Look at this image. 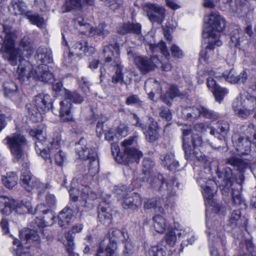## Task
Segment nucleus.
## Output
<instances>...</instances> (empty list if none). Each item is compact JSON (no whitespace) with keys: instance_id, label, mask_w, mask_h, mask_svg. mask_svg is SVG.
I'll return each instance as SVG.
<instances>
[{"instance_id":"obj_10","label":"nucleus","mask_w":256,"mask_h":256,"mask_svg":"<svg viewBox=\"0 0 256 256\" xmlns=\"http://www.w3.org/2000/svg\"><path fill=\"white\" fill-rule=\"evenodd\" d=\"M134 118L136 121L134 124L142 128L147 140L152 142L159 138V128L156 122L153 118H149L146 122L147 125L144 126H143L144 124L141 123L139 118L136 116L134 115Z\"/></svg>"},{"instance_id":"obj_57","label":"nucleus","mask_w":256,"mask_h":256,"mask_svg":"<svg viewBox=\"0 0 256 256\" xmlns=\"http://www.w3.org/2000/svg\"><path fill=\"white\" fill-rule=\"evenodd\" d=\"M170 50L174 57L180 58L183 56L182 50L176 45H172L170 48Z\"/></svg>"},{"instance_id":"obj_21","label":"nucleus","mask_w":256,"mask_h":256,"mask_svg":"<svg viewBox=\"0 0 256 256\" xmlns=\"http://www.w3.org/2000/svg\"><path fill=\"white\" fill-rule=\"evenodd\" d=\"M188 112L187 114V116L188 118H196L200 114L208 118L216 119L217 118V116L215 114L204 107L200 108H188Z\"/></svg>"},{"instance_id":"obj_55","label":"nucleus","mask_w":256,"mask_h":256,"mask_svg":"<svg viewBox=\"0 0 256 256\" xmlns=\"http://www.w3.org/2000/svg\"><path fill=\"white\" fill-rule=\"evenodd\" d=\"M208 127V125L206 124L200 123L196 124L194 126L192 133L194 132L195 134H202L206 130Z\"/></svg>"},{"instance_id":"obj_45","label":"nucleus","mask_w":256,"mask_h":256,"mask_svg":"<svg viewBox=\"0 0 256 256\" xmlns=\"http://www.w3.org/2000/svg\"><path fill=\"white\" fill-rule=\"evenodd\" d=\"M183 134V148L186 154H190L191 152V147L186 142V137L188 136L190 131V127L186 125L184 126L182 128Z\"/></svg>"},{"instance_id":"obj_38","label":"nucleus","mask_w":256,"mask_h":256,"mask_svg":"<svg viewBox=\"0 0 256 256\" xmlns=\"http://www.w3.org/2000/svg\"><path fill=\"white\" fill-rule=\"evenodd\" d=\"M238 100H234L232 104L233 110L238 117L246 118L252 112L248 109L244 108L238 104Z\"/></svg>"},{"instance_id":"obj_1","label":"nucleus","mask_w":256,"mask_h":256,"mask_svg":"<svg viewBox=\"0 0 256 256\" xmlns=\"http://www.w3.org/2000/svg\"><path fill=\"white\" fill-rule=\"evenodd\" d=\"M3 44L0 50L4 60L10 64L16 66L18 61H20L24 58H28L34 53V48L32 42L28 38L24 36L20 43V47L15 46V34L12 32L10 28L2 26Z\"/></svg>"},{"instance_id":"obj_28","label":"nucleus","mask_w":256,"mask_h":256,"mask_svg":"<svg viewBox=\"0 0 256 256\" xmlns=\"http://www.w3.org/2000/svg\"><path fill=\"white\" fill-rule=\"evenodd\" d=\"M37 58L40 60L42 64H50L52 61V53L50 50H48L45 48H39L37 50Z\"/></svg>"},{"instance_id":"obj_48","label":"nucleus","mask_w":256,"mask_h":256,"mask_svg":"<svg viewBox=\"0 0 256 256\" xmlns=\"http://www.w3.org/2000/svg\"><path fill=\"white\" fill-rule=\"evenodd\" d=\"M69 235V234H67L66 236V238L67 240V242L65 244L66 248V250L68 252L70 256H78V254H76L73 252L74 245L73 242L72 238V236H70Z\"/></svg>"},{"instance_id":"obj_25","label":"nucleus","mask_w":256,"mask_h":256,"mask_svg":"<svg viewBox=\"0 0 256 256\" xmlns=\"http://www.w3.org/2000/svg\"><path fill=\"white\" fill-rule=\"evenodd\" d=\"M223 76L228 82L232 84H236L239 81L244 82L247 79V74L244 70L238 74L233 69L225 72Z\"/></svg>"},{"instance_id":"obj_42","label":"nucleus","mask_w":256,"mask_h":256,"mask_svg":"<svg viewBox=\"0 0 256 256\" xmlns=\"http://www.w3.org/2000/svg\"><path fill=\"white\" fill-rule=\"evenodd\" d=\"M228 163L234 166L237 167L238 169L241 172L248 168L250 166L247 162L243 161L240 158L232 157L228 160Z\"/></svg>"},{"instance_id":"obj_24","label":"nucleus","mask_w":256,"mask_h":256,"mask_svg":"<svg viewBox=\"0 0 256 256\" xmlns=\"http://www.w3.org/2000/svg\"><path fill=\"white\" fill-rule=\"evenodd\" d=\"M184 233L179 224H175L174 228L170 230L165 236V240L168 244L174 246L178 238L180 237Z\"/></svg>"},{"instance_id":"obj_58","label":"nucleus","mask_w":256,"mask_h":256,"mask_svg":"<svg viewBox=\"0 0 256 256\" xmlns=\"http://www.w3.org/2000/svg\"><path fill=\"white\" fill-rule=\"evenodd\" d=\"M192 140L194 147L200 146L202 145V140L201 137L198 134H195L194 132L192 133Z\"/></svg>"},{"instance_id":"obj_63","label":"nucleus","mask_w":256,"mask_h":256,"mask_svg":"<svg viewBox=\"0 0 256 256\" xmlns=\"http://www.w3.org/2000/svg\"><path fill=\"white\" fill-rule=\"evenodd\" d=\"M140 101L138 97L136 95L130 96L127 98L126 104L128 105L132 104H139Z\"/></svg>"},{"instance_id":"obj_8","label":"nucleus","mask_w":256,"mask_h":256,"mask_svg":"<svg viewBox=\"0 0 256 256\" xmlns=\"http://www.w3.org/2000/svg\"><path fill=\"white\" fill-rule=\"evenodd\" d=\"M118 200L121 201L122 206L124 209L135 210L142 204V200L139 194L128 193L125 188L116 190Z\"/></svg>"},{"instance_id":"obj_7","label":"nucleus","mask_w":256,"mask_h":256,"mask_svg":"<svg viewBox=\"0 0 256 256\" xmlns=\"http://www.w3.org/2000/svg\"><path fill=\"white\" fill-rule=\"evenodd\" d=\"M29 134L36 140L35 144L36 150L37 154L41 156L42 158H46L49 162H50V154H47L46 148H45V146H48L50 142L46 140V130L44 126H41L38 128L30 130Z\"/></svg>"},{"instance_id":"obj_11","label":"nucleus","mask_w":256,"mask_h":256,"mask_svg":"<svg viewBox=\"0 0 256 256\" xmlns=\"http://www.w3.org/2000/svg\"><path fill=\"white\" fill-rule=\"evenodd\" d=\"M60 138L57 136L56 139H54L52 142H50V145L47 148V154H50V162L48 160L44 158L46 162L48 164L52 163V158L54 157L55 163L62 166L64 164L66 157L64 153L60 148Z\"/></svg>"},{"instance_id":"obj_6","label":"nucleus","mask_w":256,"mask_h":256,"mask_svg":"<svg viewBox=\"0 0 256 256\" xmlns=\"http://www.w3.org/2000/svg\"><path fill=\"white\" fill-rule=\"evenodd\" d=\"M12 154L18 160L24 157L23 148L27 144L26 137L20 133L12 134L4 139Z\"/></svg>"},{"instance_id":"obj_30","label":"nucleus","mask_w":256,"mask_h":256,"mask_svg":"<svg viewBox=\"0 0 256 256\" xmlns=\"http://www.w3.org/2000/svg\"><path fill=\"white\" fill-rule=\"evenodd\" d=\"M94 0H66L65 3L66 10L80 8L84 3L92 5Z\"/></svg>"},{"instance_id":"obj_46","label":"nucleus","mask_w":256,"mask_h":256,"mask_svg":"<svg viewBox=\"0 0 256 256\" xmlns=\"http://www.w3.org/2000/svg\"><path fill=\"white\" fill-rule=\"evenodd\" d=\"M217 126L219 132H216L214 130H212L210 132L211 134L215 135L216 133H220L223 136L226 134L229 128V124L227 122H218L217 123Z\"/></svg>"},{"instance_id":"obj_4","label":"nucleus","mask_w":256,"mask_h":256,"mask_svg":"<svg viewBox=\"0 0 256 256\" xmlns=\"http://www.w3.org/2000/svg\"><path fill=\"white\" fill-rule=\"evenodd\" d=\"M20 241L14 240L13 244L16 248H14L16 250V256H30L28 248L30 247L28 244L34 241L39 240V236L37 233L31 230H24L20 233Z\"/></svg>"},{"instance_id":"obj_9","label":"nucleus","mask_w":256,"mask_h":256,"mask_svg":"<svg viewBox=\"0 0 256 256\" xmlns=\"http://www.w3.org/2000/svg\"><path fill=\"white\" fill-rule=\"evenodd\" d=\"M70 198L75 202L78 200L79 197L84 202V206L88 208H92L93 206L92 202L97 198L98 195L96 193L90 190V188L87 186H82L80 190L75 188H71L70 190Z\"/></svg>"},{"instance_id":"obj_47","label":"nucleus","mask_w":256,"mask_h":256,"mask_svg":"<svg viewBox=\"0 0 256 256\" xmlns=\"http://www.w3.org/2000/svg\"><path fill=\"white\" fill-rule=\"evenodd\" d=\"M112 65L116 67V70L112 78V82L115 84L122 82L124 76L122 72V66H121V62H120V66H116L114 64H112Z\"/></svg>"},{"instance_id":"obj_26","label":"nucleus","mask_w":256,"mask_h":256,"mask_svg":"<svg viewBox=\"0 0 256 256\" xmlns=\"http://www.w3.org/2000/svg\"><path fill=\"white\" fill-rule=\"evenodd\" d=\"M234 100H238V104L243 108L248 109L253 112L256 106V98L248 94L242 95L240 98H236Z\"/></svg>"},{"instance_id":"obj_31","label":"nucleus","mask_w":256,"mask_h":256,"mask_svg":"<svg viewBox=\"0 0 256 256\" xmlns=\"http://www.w3.org/2000/svg\"><path fill=\"white\" fill-rule=\"evenodd\" d=\"M72 210L69 208H66L62 210L58 215V224L61 227L66 228L68 224L72 218Z\"/></svg>"},{"instance_id":"obj_56","label":"nucleus","mask_w":256,"mask_h":256,"mask_svg":"<svg viewBox=\"0 0 256 256\" xmlns=\"http://www.w3.org/2000/svg\"><path fill=\"white\" fill-rule=\"evenodd\" d=\"M124 254L126 256L132 254L134 252V248L132 242L130 240H126L124 241Z\"/></svg>"},{"instance_id":"obj_33","label":"nucleus","mask_w":256,"mask_h":256,"mask_svg":"<svg viewBox=\"0 0 256 256\" xmlns=\"http://www.w3.org/2000/svg\"><path fill=\"white\" fill-rule=\"evenodd\" d=\"M250 144L251 142L248 138H240L234 144L238 151L242 154H248L250 152Z\"/></svg>"},{"instance_id":"obj_22","label":"nucleus","mask_w":256,"mask_h":256,"mask_svg":"<svg viewBox=\"0 0 256 256\" xmlns=\"http://www.w3.org/2000/svg\"><path fill=\"white\" fill-rule=\"evenodd\" d=\"M34 72L36 73L35 80L48 82L53 78V74L50 72L48 66L46 64L38 66L34 69Z\"/></svg>"},{"instance_id":"obj_62","label":"nucleus","mask_w":256,"mask_h":256,"mask_svg":"<svg viewBox=\"0 0 256 256\" xmlns=\"http://www.w3.org/2000/svg\"><path fill=\"white\" fill-rule=\"evenodd\" d=\"M207 85L209 89L212 92L220 86L216 84L215 80L212 77H208L207 80Z\"/></svg>"},{"instance_id":"obj_29","label":"nucleus","mask_w":256,"mask_h":256,"mask_svg":"<svg viewBox=\"0 0 256 256\" xmlns=\"http://www.w3.org/2000/svg\"><path fill=\"white\" fill-rule=\"evenodd\" d=\"M144 87L152 100H153L154 94L156 92H159L160 90L159 83L152 79L147 80L145 82Z\"/></svg>"},{"instance_id":"obj_41","label":"nucleus","mask_w":256,"mask_h":256,"mask_svg":"<svg viewBox=\"0 0 256 256\" xmlns=\"http://www.w3.org/2000/svg\"><path fill=\"white\" fill-rule=\"evenodd\" d=\"M26 16L29 20L31 24L44 28L46 26V22L44 18L38 14H32L30 12L26 14Z\"/></svg>"},{"instance_id":"obj_34","label":"nucleus","mask_w":256,"mask_h":256,"mask_svg":"<svg viewBox=\"0 0 256 256\" xmlns=\"http://www.w3.org/2000/svg\"><path fill=\"white\" fill-rule=\"evenodd\" d=\"M26 6L25 3L19 0L12 1L10 10L14 15H20L24 14L26 12Z\"/></svg>"},{"instance_id":"obj_35","label":"nucleus","mask_w":256,"mask_h":256,"mask_svg":"<svg viewBox=\"0 0 256 256\" xmlns=\"http://www.w3.org/2000/svg\"><path fill=\"white\" fill-rule=\"evenodd\" d=\"M208 45L206 46V48L202 50L200 53V60H203L204 61H209L213 58L214 54V49L216 46H218L216 44H210L208 40Z\"/></svg>"},{"instance_id":"obj_49","label":"nucleus","mask_w":256,"mask_h":256,"mask_svg":"<svg viewBox=\"0 0 256 256\" xmlns=\"http://www.w3.org/2000/svg\"><path fill=\"white\" fill-rule=\"evenodd\" d=\"M240 31L238 29L234 30L231 33L230 40L234 46H238L242 39Z\"/></svg>"},{"instance_id":"obj_51","label":"nucleus","mask_w":256,"mask_h":256,"mask_svg":"<svg viewBox=\"0 0 256 256\" xmlns=\"http://www.w3.org/2000/svg\"><path fill=\"white\" fill-rule=\"evenodd\" d=\"M128 127L124 124H122L119 125L116 130L117 135L116 137L118 138L126 137L128 134Z\"/></svg>"},{"instance_id":"obj_52","label":"nucleus","mask_w":256,"mask_h":256,"mask_svg":"<svg viewBox=\"0 0 256 256\" xmlns=\"http://www.w3.org/2000/svg\"><path fill=\"white\" fill-rule=\"evenodd\" d=\"M214 94L215 96V98L216 101L220 102L224 96L228 93V90L223 88L219 87L216 90L212 92Z\"/></svg>"},{"instance_id":"obj_20","label":"nucleus","mask_w":256,"mask_h":256,"mask_svg":"<svg viewBox=\"0 0 256 256\" xmlns=\"http://www.w3.org/2000/svg\"><path fill=\"white\" fill-rule=\"evenodd\" d=\"M14 204L11 202L12 212H14L18 214L26 213L33 214L34 211L31 202L28 200H22L20 202H18L14 200Z\"/></svg>"},{"instance_id":"obj_64","label":"nucleus","mask_w":256,"mask_h":256,"mask_svg":"<svg viewBox=\"0 0 256 256\" xmlns=\"http://www.w3.org/2000/svg\"><path fill=\"white\" fill-rule=\"evenodd\" d=\"M116 135H117L116 132V133L113 130L110 128L105 134V138L108 140H113L115 139L118 140V138L116 137Z\"/></svg>"},{"instance_id":"obj_54","label":"nucleus","mask_w":256,"mask_h":256,"mask_svg":"<svg viewBox=\"0 0 256 256\" xmlns=\"http://www.w3.org/2000/svg\"><path fill=\"white\" fill-rule=\"evenodd\" d=\"M136 136H130L127 139L124 140L122 142V146L124 149V152L125 150L127 149H130L132 148H130V146L132 145L135 142L136 140Z\"/></svg>"},{"instance_id":"obj_12","label":"nucleus","mask_w":256,"mask_h":256,"mask_svg":"<svg viewBox=\"0 0 256 256\" xmlns=\"http://www.w3.org/2000/svg\"><path fill=\"white\" fill-rule=\"evenodd\" d=\"M144 10L146 12L147 16L152 23L161 24L164 19L165 9L155 4L148 3L143 6Z\"/></svg>"},{"instance_id":"obj_18","label":"nucleus","mask_w":256,"mask_h":256,"mask_svg":"<svg viewBox=\"0 0 256 256\" xmlns=\"http://www.w3.org/2000/svg\"><path fill=\"white\" fill-rule=\"evenodd\" d=\"M86 144L87 142L86 139L80 138L76 145V152L80 158L84 160L88 159L90 160H92V152H96L93 149H88L86 147Z\"/></svg>"},{"instance_id":"obj_17","label":"nucleus","mask_w":256,"mask_h":256,"mask_svg":"<svg viewBox=\"0 0 256 256\" xmlns=\"http://www.w3.org/2000/svg\"><path fill=\"white\" fill-rule=\"evenodd\" d=\"M202 188L206 206H212V210L216 213L219 214L221 210L224 211V208L222 207L220 204H216L213 200L214 190L208 186H205Z\"/></svg>"},{"instance_id":"obj_2","label":"nucleus","mask_w":256,"mask_h":256,"mask_svg":"<svg viewBox=\"0 0 256 256\" xmlns=\"http://www.w3.org/2000/svg\"><path fill=\"white\" fill-rule=\"evenodd\" d=\"M226 22L220 14H211L208 19V26L203 32V36L208 40L210 44H216L217 46L222 44L220 40V32L224 29Z\"/></svg>"},{"instance_id":"obj_50","label":"nucleus","mask_w":256,"mask_h":256,"mask_svg":"<svg viewBox=\"0 0 256 256\" xmlns=\"http://www.w3.org/2000/svg\"><path fill=\"white\" fill-rule=\"evenodd\" d=\"M4 92L8 96H10L12 94H14L17 90V86L13 82L4 83Z\"/></svg>"},{"instance_id":"obj_32","label":"nucleus","mask_w":256,"mask_h":256,"mask_svg":"<svg viewBox=\"0 0 256 256\" xmlns=\"http://www.w3.org/2000/svg\"><path fill=\"white\" fill-rule=\"evenodd\" d=\"M152 220L154 230L158 233L164 232L168 226L166 220L162 216L157 214L153 217Z\"/></svg>"},{"instance_id":"obj_43","label":"nucleus","mask_w":256,"mask_h":256,"mask_svg":"<svg viewBox=\"0 0 256 256\" xmlns=\"http://www.w3.org/2000/svg\"><path fill=\"white\" fill-rule=\"evenodd\" d=\"M92 160H90L89 166V172L92 176H94L98 172V162L97 160V154L96 152H92Z\"/></svg>"},{"instance_id":"obj_5","label":"nucleus","mask_w":256,"mask_h":256,"mask_svg":"<svg viewBox=\"0 0 256 256\" xmlns=\"http://www.w3.org/2000/svg\"><path fill=\"white\" fill-rule=\"evenodd\" d=\"M70 101L79 104L83 101V98L76 93L66 90L65 98L60 102V117L64 122L74 120Z\"/></svg>"},{"instance_id":"obj_15","label":"nucleus","mask_w":256,"mask_h":256,"mask_svg":"<svg viewBox=\"0 0 256 256\" xmlns=\"http://www.w3.org/2000/svg\"><path fill=\"white\" fill-rule=\"evenodd\" d=\"M103 54L106 58V62H112V64L120 66V50L118 46L116 43L104 46Z\"/></svg>"},{"instance_id":"obj_39","label":"nucleus","mask_w":256,"mask_h":256,"mask_svg":"<svg viewBox=\"0 0 256 256\" xmlns=\"http://www.w3.org/2000/svg\"><path fill=\"white\" fill-rule=\"evenodd\" d=\"M99 220L104 224H108L112 221L111 210L110 208H102L98 211Z\"/></svg>"},{"instance_id":"obj_44","label":"nucleus","mask_w":256,"mask_h":256,"mask_svg":"<svg viewBox=\"0 0 256 256\" xmlns=\"http://www.w3.org/2000/svg\"><path fill=\"white\" fill-rule=\"evenodd\" d=\"M179 95V90L176 86H171L168 90L166 92L164 101L167 104H169L170 101Z\"/></svg>"},{"instance_id":"obj_13","label":"nucleus","mask_w":256,"mask_h":256,"mask_svg":"<svg viewBox=\"0 0 256 256\" xmlns=\"http://www.w3.org/2000/svg\"><path fill=\"white\" fill-rule=\"evenodd\" d=\"M20 180L23 187L28 192L34 188L42 191L49 188V185L42 183L36 178H32L30 173L28 170L22 172Z\"/></svg>"},{"instance_id":"obj_36","label":"nucleus","mask_w":256,"mask_h":256,"mask_svg":"<svg viewBox=\"0 0 256 256\" xmlns=\"http://www.w3.org/2000/svg\"><path fill=\"white\" fill-rule=\"evenodd\" d=\"M11 202H14V200L6 196H0V210L2 214H9L12 212Z\"/></svg>"},{"instance_id":"obj_60","label":"nucleus","mask_w":256,"mask_h":256,"mask_svg":"<svg viewBox=\"0 0 256 256\" xmlns=\"http://www.w3.org/2000/svg\"><path fill=\"white\" fill-rule=\"evenodd\" d=\"M131 24H124L118 28V32L122 34H125L130 32L132 30Z\"/></svg>"},{"instance_id":"obj_37","label":"nucleus","mask_w":256,"mask_h":256,"mask_svg":"<svg viewBox=\"0 0 256 256\" xmlns=\"http://www.w3.org/2000/svg\"><path fill=\"white\" fill-rule=\"evenodd\" d=\"M146 46L147 48H148L153 53L160 51L164 56H170V53L166 44L162 41H160L156 45L148 44Z\"/></svg>"},{"instance_id":"obj_40","label":"nucleus","mask_w":256,"mask_h":256,"mask_svg":"<svg viewBox=\"0 0 256 256\" xmlns=\"http://www.w3.org/2000/svg\"><path fill=\"white\" fill-rule=\"evenodd\" d=\"M18 177L13 172H10L6 174V176L2 177V181L4 184L8 188L14 187L17 183Z\"/></svg>"},{"instance_id":"obj_53","label":"nucleus","mask_w":256,"mask_h":256,"mask_svg":"<svg viewBox=\"0 0 256 256\" xmlns=\"http://www.w3.org/2000/svg\"><path fill=\"white\" fill-rule=\"evenodd\" d=\"M241 212L239 210H234L231 214L230 218V222L232 224H235L236 225H240L241 219H240Z\"/></svg>"},{"instance_id":"obj_61","label":"nucleus","mask_w":256,"mask_h":256,"mask_svg":"<svg viewBox=\"0 0 256 256\" xmlns=\"http://www.w3.org/2000/svg\"><path fill=\"white\" fill-rule=\"evenodd\" d=\"M232 198L236 204H240L242 202V199L238 190L233 192L232 193Z\"/></svg>"},{"instance_id":"obj_19","label":"nucleus","mask_w":256,"mask_h":256,"mask_svg":"<svg viewBox=\"0 0 256 256\" xmlns=\"http://www.w3.org/2000/svg\"><path fill=\"white\" fill-rule=\"evenodd\" d=\"M95 50L94 48L90 46L86 41H82L76 43L70 49L72 55L80 56L84 54H92Z\"/></svg>"},{"instance_id":"obj_27","label":"nucleus","mask_w":256,"mask_h":256,"mask_svg":"<svg viewBox=\"0 0 256 256\" xmlns=\"http://www.w3.org/2000/svg\"><path fill=\"white\" fill-rule=\"evenodd\" d=\"M142 156V152L136 148H126L124 152L123 159L126 162H138Z\"/></svg>"},{"instance_id":"obj_23","label":"nucleus","mask_w":256,"mask_h":256,"mask_svg":"<svg viewBox=\"0 0 256 256\" xmlns=\"http://www.w3.org/2000/svg\"><path fill=\"white\" fill-rule=\"evenodd\" d=\"M97 256H118V246L116 240L111 238L104 248L100 246Z\"/></svg>"},{"instance_id":"obj_3","label":"nucleus","mask_w":256,"mask_h":256,"mask_svg":"<svg viewBox=\"0 0 256 256\" xmlns=\"http://www.w3.org/2000/svg\"><path fill=\"white\" fill-rule=\"evenodd\" d=\"M51 98L48 94H40L34 97L33 106H28L31 120L36 122L42 120V114L51 106Z\"/></svg>"},{"instance_id":"obj_59","label":"nucleus","mask_w":256,"mask_h":256,"mask_svg":"<svg viewBox=\"0 0 256 256\" xmlns=\"http://www.w3.org/2000/svg\"><path fill=\"white\" fill-rule=\"evenodd\" d=\"M122 0H108L106 3V5L111 9L115 10L122 5Z\"/></svg>"},{"instance_id":"obj_16","label":"nucleus","mask_w":256,"mask_h":256,"mask_svg":"<svg viewBox=\"0 0 256 256\" xmlns=\"http://www.w3.org/2000/svg\"><path fill=\"white\" fill-rule=\"evenodd\" d=\"M18 78L22 82L36 79V73L32 66L28 62L20 64L18 68Z\"/></svg>"},{"instance_id":"obj_14","label":"nucleus","mask_w":256,"mask_h":256,"mask_svg":"<svg viewBox=\"0 0 256 256\" xmlns=\"http://www.w3.org/2000/svg\"><path fill=\"white\" fill-rule=\"evenodd\" d=\"M134 62L141 72L146 74L154 70L160 62L156 56L148 58L136 56L134 58Z\"/></svg>"}]
</instances>
